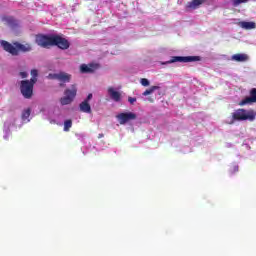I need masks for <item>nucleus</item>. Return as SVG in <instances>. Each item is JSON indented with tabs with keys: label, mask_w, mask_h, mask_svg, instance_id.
I'll list each match as a JSON object with an SVG mask.
<instances>
[{
	"label": "nucleus",
	"mask_w": 256,
	"mask_h": 256,
	"mask_svg": "<svg viewBox=\"0 0 256 256\" xmlns=\"http://www.w3.org/2000/svg\"><path fill=\"white\" fill-rule=\"evenodd\" d=\"M254 119H256L255 110L237 109L230 118H227L226 123L233 125L235 121H253Z\"/></svg>",
	"instance_id": "f257e3e1"
},
{
	"label": "nucleus",
	"mask_w": 256,
	"mask_h": 256,
	"mask_svg": "<svg viewBox=\"0 0 256 256\" xmlns=\"http://www.w3.org/2000/svg\"><path fill=\"white\" fill-rule=\"evenodd\" d=\"M37 75H38L37 70H32L31 71L32 78L30 79V81L23 80L21 82L20 91L23 97H25V99H31V96L33 95V85L37 83Z\"/></svg>",
	"instance_id": "f03ea898"
},
{
	"label": "nucleus",
	"mask_w": 256,
	"mask_h": 256,
	"mask_svg": "<svg viewBox=\"0 0 256 256\" xmlns=\"http://www.w3.org/2000/svg\"><path fill=\"white\" fill-rule=\"evenodd\" d=\"M0 45L1 47H3L5 51H7L8 53H11V55H19V51H22L23 53H27L32 49L30 44L16 43L13 46L5 40H1Z\"/></svg>",
	"instance_id": "7ed1b4c3"
},
{
	"label": "nucleus",
	"mask_w": 256,
	"mask_h": 256,
	"mask_svg": "<svg viewBox=\"0 0 256 256\" xmlns=\"http://www.w3.org/2000/svg\"><path fill=\"white\" fill-rule=\"evenodd\" d=\"M23 124H19V119H17V116L12 115L9 116L6 121L4 122V139H9L10 135H11V128L12 127H19L21 128Z\"/></svg>",
	"instance_id": "20e7f679"
},
{
	"label": "nucleus",
	"mask_w": 256,
	"mask_h": 256,
	"mask_svg": "<svg viewBox=\"0 0 256 256\" xmlns=\"http://www.w3.org/2000/svg\"><path fill=\"white\" fill-rule=\"evenodd\" d=\"M77 97V86L72 85L64 91V96L60 98L61 105H71Z\"/></svg>",
	"instance_id": "39448f33"
},
{
	"label": "nucleus",
	"mask_w": 256,
	"mask_h": 256,
	"mask_svg": "<svg viewBox=\"0 0 256 256\" xmlns=\"http://www.w3.org/2000/svg\"><path fill=\"white\" fill-rule=\"evenodd\" d=\"M116 119H118V123H120V125H125L129 123V121H135V119H137V114L133 112H124L118 114Z\"/></svg>",
	"instance_id": "423d86ee"
},
{
	"label": "nucleus",
	"mask_w": 256,
	"mask_h": 256,
	"mask_svg": "<svg viewBox=\"0 0 256 256\" xmlns=\"http://www.w3.org/2000/svg\"><path fill=\"white\" fill-rule=\"evenodd\" d=\"M54 36L55 35H53V36L38 35V36H36V43L40 47H49V46L53 45Z\"/></svg>",
	"instance_id": "0eeeda50"
},
{
	"label": "nucleus",
	"mask_w": 256,
	"mask_h": 256,
	"mask_svg": "<svg viewBox=\"0 0 256 256\" xmlns=\"http://www.w3.org/2000/svg\"><path fill=\"white\" fill-rule=\"evenodd\" d=\"M47 79H56L57 81H61L62 83H69V81H71V75L65 72L50 73L47 76Z\"/></svg>",
	"instance_id": "6e6552de"
},
{
	"label": "nucleus",
	"mask_w": 256,
	"mask_h": 256,
	"mask_svg": "<svg viewBox=\"0 0 256 256\" xmlns=\"http://www.w3.org/2000/svg\"><path fill=\"white\" fill-rule=\"evenodd\" d=\"M52 45H57L59 49H69V41L59 35H54Z\"/></svg>",
	"instance_id": "1a4fd4ad"
},
{
	"label": "nucleus",
	"mask_w": 256,
	"mask_h": 256,
	"mask_svg": "<svg viewBox=\"0 0 256 256\" xmlns=\"http://www.w3.org/2000/svg\"><path fill=\"white\" fill-rule=\"evenodd\" d=\"M193 61H197V57H193V56H187V57L174 56L167 63H191Z\"/></svg>",
	"instance_id": "9d476101"
},
{
	"label": "nucleus",
	"mask_w": 256,
	"mask_h": 256,
	"mask_svg": "<svg viewBox=\"0 0 256 256\" xmlns=\"http://www.w3.org/2000/svg\"><path fill=\"white\" fill-rule=\"evenodd\" d=\"M99 69V64L90 63V64H82L80 66L81 73H95Z\"/></svg>",
	"instance_id": "9b49d317"
},
{
	"label": "nucleus",
	"mask_w": 256,
	"mask_h": 256,
	"mask_svg": "<svg viewBox=\"0 0 256 256\" xmlns=\"http://www.w3.org/2000/svg\"><path fill=\"white\" fill-rule=\"evenodd\" d=\"M108 95L112 99V101H115L116 103H119V101H121V93H119V91H116V89L113 87L108 88Z\"/></svg>",
	"instance_id": "f8f14e48"
},
{
	"label": "nucleus",
	"mask_w": 256,
	"mask_h": 256,
	"mask_svg": "<svg viewBox=\"0 0 256 256\" xmlns=\"http://www.w3.org/2000/svg\"><path fill=\"white\" fill-rule=\"evenodd\" d=\"M250 103H256V88L250 92V97L245 98L240 102V105H249Z\"/></svg>",
	"instance_id": "ddd939ff"
},
{
	"label": "nucleus",
	"mask_w": 256,
	"mask_h": 256,
	"mask_svg": "<svg viewBox=\"0 0 256 256\" xmlns=\"http://www.w3.org/2000/svg\"><path fill=\"white\" fill-rule=\"evenodd\" d=\"M231 61H236L237 63H245V61H249V56L247 54H234L231 57Z\"/></svg>",
	"instance_id": "4468645a"
},
{
	"label": "nucleus",
	"mask_w": 256,
	"mask_h": 256,
	"mask_svg": "<svg viewBox=\"0 0 256 256\" xmlns=\"http://www.w3.org/2000/svg\"><path fill=\"white\" fill-rule=\"evenodd\" d=\"M203 3H205V0H192L191 2H188L187 4V9H199L200 5H203Z\"/></svg>",
	"instance_id": "2eb2a0df"
},
{
	"label": "nucleus",
	"mask_w": 256,
	"mask_h": 256,
	"mask_svg": "<svg viewBox=\"0 0 256 256\" xmlns=\"http://www.w3.org/2000/svg\"><path fill=\"white\" fill-rule=\"evenodd\" d=\"M238 25L239 27H241V29H246L247 31L256 28L255 22L242 21V22H239Z\"/></svg>",
	"instance_id": "dca6fc26"
},
{
	"label": "nucleus",
	"mask_w": 256,
	"mask_h": 256,
	"mask_svg": "<svg viewBox=\"0 0 256 256\" xmlns=\"http://www.w3.org/2000/svg\"><path fill=\"white\" fill-rule=\"evenodd\" d=\"M80 111L82 113H91V105H89V102L87 100H84L80 105Z\"/></svg>",
	"instance_id": "f3484780"
},
{
	"label": "nucleus",
	"mask_w": 256,
	"mask_h": 256,
	"mask_svg": "<svg viewBox=\"0 0 256 256\" xmlns=\"http://www.w3.org/2000/svg\"><path fill=\"white\" fill-rule=\"evenodd\" d=\"M31 109L27 108L22 112V121L23 123H29L31 121Z\"/></svg>",
	"instance_id": "a211bd4d"
},
{
	"label": "nucleus",
	"mask_w": 256,
	"mask_h": 256,
	"mask_svg": "<svg viewBox=\"0 0 256 256\" xmlns=\"http://www.w3.org/2000/svg\"><path fill=\"white\" fill-rule=\"evenodd\" d=\"M158 89H161V87L151 86L149 89H147L143 92V96L147 97V95H152V93H155V91H158Z\"/></svg>",
	"instance_id": "6ab92c4d"
},
{
	"label": "nucleus",
	"mask_w": 256,
	"mask_h": 256,
	"mask_svg": "<svg viewBox=\"0 0 256 256\" xmlns=\"http://www.w3.org/2000/svg\"><path fill=\"white\" fill-rule=\"evenodd\" d=\"M2 21L4 23H7V25H14L15 24V18L11 16H4L2 17Z\"/></svg>",
	"instance_id": "aec40b11"
},
{
	"label": "nucleus",
	"mask_w": 256,
	"mask_h": 256,
	"mask_svg": "<svg viewBox=\"0 0 256 256\" xmlns=\"http://www.w3.org/2000/svg\"><path fill=\"white\" fill-rule=\"evenodd\" d=\"M249 0H232L231 3L233 7H239L243 3H248Z\"/></svg>",
	"instance_id": "412c9836"
},
{
	"label": "nucleus",
	"mask_w": 256,
	"mask_h": 256,
	"mask_svg": "<svg viewBox=\"0 0 256 256\" xmlns=\"http://www.w3.org/2000/svg\"><path fill=\"white\" fill-rule=\"evenodd\" d=\"M71 127H73V121L71 120L64 121V131H69Z\"/></svg>",
	"instance_id": "4be33fe9"
},
{
	"label": "nucleus",
	"mask_w": 256,
	"mask_h": 256,
	"mask_svg": "<svg viewBox=\"0 0 256 256\" xmlns=\"http://www.w3.org/2000/svg\"><path fill=\"white\" fill-rule=\"evenodd\" d=\"M140 84L142 85V87H149V85H151V82L147 78H141Z\"/></svg>",
	"instance_id": "5701e85b"
},
{
	"label": "nucleus",
	"mask_w": 256,
	"mask_h": 256,
	"mask_svg": "<svg viewBox=\"0 0 256 256\" xmlns=\"http://www.w3.org/2000/svg\"><path fill=\"white\" fill-rule=\"evenodd\" d=\"M61 119H63V115H61L60 113H55L53 122L59 125V123H61Z\"/></svg>",
	"instance_id": "b1692460"
},
{
	"label": "nucleus",
	"mask_w": 256,
	"mask_h": 256,
	"mask_svg": "<svg viewBox=\"0 0 256 256\" xmlns=\"http://www.w3.org/2000/svg\"><path fill=\"white\" fill-rule=\"evenodd\" d=\"M239 171V166L237 164H234L232 168H230V173H237Z\"/></svg>",
	"instance_id": "393cba45"
},
{
	"label": "nucleus",
	"mask_w": 256,
	"mask_h": 256,
	"mask_svg": "<svg viewBox=\"0 0 256 256\" xmlns=\"http://www.w3.org/2000/svg\"><path fill=\"white\" fill-rule=\"evenodd\" d=\"M128 101L131 105H133V103H135L137 101V98H133V97H129Z\"/></svg>",
	"instance_id": "a878e982"
},
{
	"label": "nucleus",
	"mask_w": 256,
	"mask_h": 256,
	"mask_svg": "<svg viewBox=\"0 0 256 256\" xmlns=\"http://www.w3.org/2000/svg\"><path fill=\"white\" fill-rule=\"evenodd\" d=\"M20 77H22V79H25L27 77V72H20Z\"/></svg>",
	"instance_id": "bb28decb"
},
{
	"label": "nucleus",
	"mask_w": 256,
	"mask_h": 256,
	"mask_svg": "<svg viewBox=\"0 0 256 256\" xmlns=\"http://www.w3.org/2000/svg\"><path fill=\"white\" fill-rule=\"evenodd\" d=\"M93 99V94H89L86 98V101L89 103Z\"/></svg>",
	"instance_id": "cd10ccee"
}]
</instances>
